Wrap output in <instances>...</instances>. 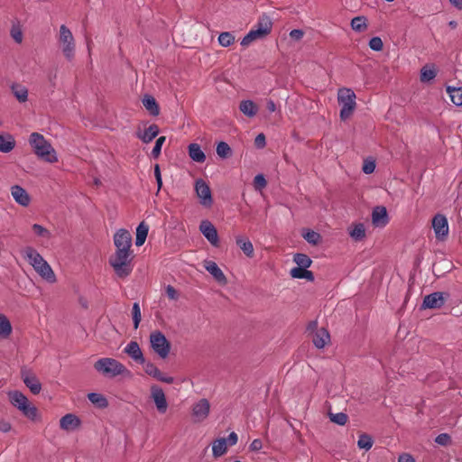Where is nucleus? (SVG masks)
Listing matches in <instances>:
<instances>
[{"instance_id": "nucleus-44", "label": "nucleus", "mask_w": 462, "mask_h": 462, "mask_svg": "<svg viewBox=\"0 0 462 462\" xmlns=\"http://www.w3.org/2000/svg\"><path fill=\"white\" fill-rule=\"evenodd\" d=\"M374 441L367 434H361L357 440V447L361 449L369 450L373 447Z\"/></svg>"}, {"instance_id": "nucleus-35", "label": "nucleus", "mask_w": 462, "mask_h": 462, "mask_svg": "<svg viewBox=\"0 0 462 462\" xmlns=\"http://www.w3.org/2000/svg\"><path fill=\"white\" fill-rule=\"evenodd\" d=\"M88 399L92 404H94L97 408L104 409L108 406V402L106 398L101 393H90L88 394Z\"/></svg>"}, {"instance_id": "nucleus-42", "label": "nucleus", "mask_w": 462, "mask_h": 462, "mask_svg": "<svg viewBox=\"0 0 462 462\" xmlns=\"http://www.w3.org/2000/svg\"><path fill=\"white\" fill-rule=\"evenodd\" d=\"M436 77V70L433 66H424L420 70V81L429 82Z\"/></svg>"}, {"instance_id": "nucleus-27", "label": "nucleus", "mask_w": 462, "mask_h": 462, "mask_svg": "<svg viewBox=\"0 0 462 462\" xmlns=\"http://www.w3.org/2000/svg\"><path fill=\"white\" fill-rule=\"evenodd\" d=\"M236 244L247 257L254 256V245L248 237L244 236H236Z\"/></svg>"}, {"instance_id": "nucleus-21", "label": "nucleus", "mask_w": 462, "mask_h": 462, "mask_svg": "<svg viewBox=\"0 0 462 462\" xmlns=\"http://www.w3.org/2000/svg\"><path fill=\"white\" fill-rule=\"evenodd\" d=\"M11 195L14 201L22 207H28L31 203L30 195L19 185H14L11 187Z\"/></svg>"}, {"instance_id": "nucleus-61", "label": "nucleus", "mask_w": 462, "mask_h": 462, "mask_svg": "<svg viewBox=\"0 0 462 462\" xmlns=\"http://www.w3.org/2000/svg\"><path fill=\"white\" fill-rule=\"evenodd\" d=\"M266 106H267L268 111L271 113H273L276 110V105L272 99L267 100Z\"/></svg>"}, {"instance_id": "nucleus-48", "label": "nucleus", "mask_w": 462, "mask_h": 462, "mask_svg": "<svg viewBox=\"0 0 462 462\" xmlns=\"http://www.w3.org/2000/svg\"><path fill=\"white\" fill-rule=\"evenodd\" d=\"M133 313V320H134V327L136 329L139 327L140 321H141V309L139 306V303L134 302L132 309Z\"/></svg>"}, {"instance_id": "nucleus-8", "label": "nucleus", "mask_w": 462, "mask_h": 462, "mask_svg": "<svg viewBox=\"0 0 462 462\" xmlns=\"http://www.w3.org/2000/svg\"><path fill=\"white\" fill-rule=\"evenodd\" d=\"M61 51L68 60H73L75 56V40L71 31L64 24L60 27L58 37Z\"/></svg>"}, {"instance_id": "nucleus-13", "label": "nucleus", "mask_w": 462, "mask_h": 462, "mask_svg": "<svg viewBox=\"0 0 462 462\" xmlns=\"http://www.w3.org/2000/svg\"><path fill=\"white\" fill-rule=\"evenodd\" d=\"M195 191L202 206L209 208L213 204L211 189L208 184L202 179L195 181Z\"/></svg>"}, {"instance_id": "nucleus-38", "label": "nucleus", "mask_w": 462, "mask_h": 462, "mask_svg": "<svg viewBox=\"0 0 462 462\" xmlns=\"http://www.w3.org/2000/svg\"><path fill=\"white\" fill-rule=\"evenodd\" d=\"M12 92L19 102H25L28 99V89L22 85H13Z\"/></svg>"}, {"instance_id": "nucleus-29", "label": "nucleus", "mask_w": 462, "mask_h": 462, "mask_svg": "<svg viewBox=\"0 0 462 462\" xmlns=\"http://www.w3.org/2000/svg\"><path fill=\"white\" fill-rule=\"evenodd\" d=\"M188 152L190 159L196 162L202 163L206 161V155L198 143H190L188 146Z\"/></svg>"}, {"instance_id": "nucleus-32", "label": "nucleus", "mask_w": 462, "mask_h": 462, "mask_svg": "<svg viewBox=\"0 0 462 462\" xmlns=\"http://www.w3.org/2000/svg\"><path fill=\"white\" fill-rule=\"evenodd\" d=\"M143 105L152 116H156L159 115L160 108L153 97L150 95L144 96V97L143 98Z\"/></svg>"}, {"instance_id": "nucleus-7", "label": "nucleus", "mask_w": 462, "mask_h": 462, "mask_svg": "<svg viewBox=\"0 0 462 462\" xmlns=\"http://www.w3.org/2000/svg\"><path fill=\"white\" fill-rule=\"evenodd\" d=\"M272 21L268 16H262L256 25L242 39L241 45L248 46L253 42L264 38L272 30Z\"/></svg>"}, {"instance_id": "nucleus-10", "label": "nucleus", "mask_w": 462, "mask_h": 462, "mask_svg": "<svg viewBox=\"0 0 462 462\" xmlns=\"http://www.w3.org/2000/svg\"><path fill=\"white\" fill-rule=\"evenodd\" d=\"M150 345L152 350L162 359L166 358L171 351V344L161 331L150 334Z\"/></svg>"}, {"instance_id": "nucleus-28", "label": "nucleus", "mask_w": 462, "mask_h": 462, "mask_svg": "<svg viewBox=\"0 0 462 462\" xmlns=\"http://www.w3.org/2000/svg\"><path fill=\"white\" fill-rule=\"evenodd\" d=\"M239 110L247 117H254L258 113V106L250 99L243 100L240 102Z\"/></svg>"}, {"instance_id": "nucleus-26", "label": "nucleus", "mask_w": 462, "mask_h": 462, "mask_svg": "<svg viewBox=\"0 0 462 462\" xmlns=\"http://www.w3.org/2000/svg\"><path fill=\"white\" fill-rule=\"evenodd\" d=\"M159 134V127L156 125H151L143 132L137 131L136 137L144 143L152 142Z\"/></svg>"}, {"instance_id": "nucleus-31", "label": "nucleus", "mask_w": 462, "mask_h": 462, "mask_svg": "<svg viewBox=\"0 0 462 462\" xmlns=\"http://www.w3.org/2000/svg\"><path fill=\"white\" fill-rule=\"evenodd\" d=\"M290 274L295 279H305L309 282L314 281V275L312 272L307 270V268L294 267L290 271Z\"/></svg>"}, {"instance_id": "nucleus-62", "label": "nucleus", "mask_w": 462, "mask_h": 462, "mask_svg": "<svg viewBox=\"0 0 462 462\" xmlns=\"http://www.w3.org/2000/svg\"><path fill=\"white\" fill-rule=\"evenodd\" d=\"M452 5L456 8L461 10L462 9V0H448Z\"/></svg>"}, {"instance_id": "nucleus-52", "label": "nucleus", "mask_w": 462, "mask_h": 462, "mask_svg": "<svg viewBox=\"0 0 462 462\" xmlns=\"http://www.w3.org/2000/svg\"><path fill=\"white\" fill-rule=\"evenodd\" d=\"M267 182L263 175L258 174L254 179V186L255 189L262 190L263 188H265Z\"/></svg>"}, {"instance_id": "nucleus-46", "label": "nucleus", "mask_w": 462, "mask_h": 462, "mask_svg": "<svg viewBox=\"0 0 462 462\" xmlns=\"http://www.w3.org/2000/svg\"><path fill=\"white\" fill-rule=\"evenodd\" d=\"M328 416L330 420L337 425L344 426L347 422V415L344 412H329Z\"/></svg>"}, {"instance_id": "nucleus-14", "label": "nucleus", "mask_w": 462, "mask_h": 462, "mask_svg": "<svg viewBox=\"0 0 462 462\" xmlns=\"http://www.w3.org/2000/svg\"><path fill=\"white\" fill-rule=\"evenodd\" d=\"M432 228L435 236L439 241H444L448 235V223L444 215L437 214L432 219Z\"/></svg>"}, {"instance_id": "nucleus-60", "label": "nucleus", "mask_w": 462, "mask_h": 462, "mask_svg": "<svg viewBox=\"0 0 462 462\" xmlns=\"http://www.w3.org/2000/svg\"><path fill=\"white\" fill-rule=\"evenodd\" d=\"M398 462H415V459L410 454L404 453L399 457Z\"/></svg>"}, {"instance_id": "nucleus-11", "label": "nucleus", "mask_w": 462, "mask_h": 462, "mask_svg": "<svg viewBox=\"0 0 462 462\" xmlns=\"http://www.w3.org/2000/svg\"><path fill=\"white\" fill-rule=\"evenodd\" d=\"M238 436L236 432H231L228 437L219 438L212 443V454L214 457H219L226 453L228 446H234L237 443Z\"/></svg>"}, {"instance_id": "nucleus-64", "label": "nucleus", "mask_w": 462, "mask_h": 462, "mask_svg": "<svg viewBox=\"0 0 462 462\" xmlns=\"http://www.w3.org/2000/svg\"><path fill=\"white\" fill-rule=\"evenodd\" d=\"M156 182H157V186H158V190L161 189L162 186V178L160 179H156Z\"/></svg>"}, {"instance_id": "nucleus-39", "label": "nucleus", "mask_w": 462, "mask_h": 462, "mask_svg": "<svg viewBox=\"0 0 462 462\" xmlns=\"http://www.w3.org/2000/svg\"><path fill=\"white\" fill-rule=\"evenodd\" d=\"M217 154L221 158V159H226L228 157H230L232 155V150H231V147L229 146V144L226 142H219L217 144Z\"/></svg>"}, {"instance_id": "nucleus-5", "label": "nucleus", "mask_w": 462, "mask_h": 462, "mask_svg": "<svg viewBox=\"0 0 462 462\" xmlns=\"http://www.w3.org/2000/svg\"><path fill=\"white\" fill-rule=\"evenodd\" d=\"M10 402L16 407L25 417L30 420H36L38 417L37 408L32 404L28 398L18 391L8 393Z\"/></svg>"}, {"instance_id": "nucleus-9", "label": "nucleus", "mask_w": 462, "mask_h": 462, "mask_svg": "<svg viewBox=\"0 0 462 462\" xmlns=\"http://www.w3.org/2000/svg\"><path fill=\"white\" fill-rule=\"evenodd\" d=\"M211 404L207 398H200L190 407V416L194 423L205 421L210 415Z\"/></svg>"}, {"instance_id": "nucleus-24", "label": "nucleus", "mask_w": 462, "mask_h": 462, "mask_svg": "<svg viewBox=\"0 0 462 462\" xmlns=\"http://www.w3.org/2000/svg\"><path fill=\"white\" fill-rule=\"evenodd\" d=\"M372 222L374 226L378 227L385 226L388 223V215L384 207H376L373 210Z\"/></svg>"}, {"instance_id": "nucleus-20", "label": "nucleus", "mask_w": 462, "mask_h": 462, "mask_svg": "<svg viewBox=\"0 0 462 462\" xmlns=\"http://www.w3.org/2000/svg\"><path fill=\"white\" fill-rule=\"evenodd\" d=\"M203 266L218 283L222 285L226 284L227 279L226 275L214 261L206 260L203 263Z\"/></svg>"}, {"instance_id": "nucleus-41", "label": "nucleus", "mask_w": 462, "mask_h": 462, "mask_svg": "<svg viewBox=\"0 0 462 462\" xmlns=\"http://www.w3.org/2000/svg\"><path fill=\"white\" fill-rule=\"evenodd\" d=\"M302 236L309 244H311L313 245H318L321 241L320 235L310 229L304 230L302 232Z\"/></svg>"}, {"instance_id": "nucleus-49", "label": "nucleus", "mask_w": 462, "mask_h": 462, "mask_svg": "<svg viewBox=\"0 0 462 462\" xmlns=\"http://www.w3.org/2000/svg\"><path fill=\"white\" fill-rule=\"evenodd\" d=\"M362 170L365 174L373 173L375 170V161L372 158L365 159Z\"/></svg>"}, {"instance_id": "nucleus-25", "label": "nucleus", "mask_w": 462, "mask_h": 462, "mask_svg": "<svg viewBox=\"0 0 462 462\" xmlns=\"http://www.w3.org/2000/svg\"><path fill=\"white\" fill-rule=\"evenodd\" d=\"M312 341L317 348H323L330 342V335L326 328H318L313 336Z\"/></svg>"}, {"instance_id": "nucleus-53", "label": "nucleus", "mask_w": 462, "mask_h": 462, "mask_svg": "<svg viewBox=\"0 0 462 462\" xmlns=\"http://www.w3.org/2000/svg\"><path fill=\"white\" fill-rule=\"evenodd\" d=\"M436 443L441 446H447L450 442V437L447 433H441L435 439Z\"/></svg>"}, {"instance_id": "nucleus-50", "label": "nucleus", "mask_w": 462, "mask_h": 462, "mask_svg": "<svg viewBox=\"0 0 462 462\" xmlns=\"http://www.w3.org/2000/svg\"><path fill=\"white\" fill-rule=\"evenodd\" d=\"M165 140H166L165 136H161V137H159L156 140L155 145H154V147L152 150V157L158 158L160 156L161 151H162V144L164 143Z\"/></svg>"}, {"instance_id": "nucleus-37", "label": "nucleus", "mask_w": 462, "mask_h": 462, "mask_svg": "<svg viewBox=\"0 0 462 462\" xmlns=\"http://www.w3.org/2000/svg\"><path fill=\"white\" fill-rule=\"evenodd\" d=\"M447 92L454 105L462 106V88L448 87Z\"/></svg>"}, {"instance_id": "nucleus-33", "label": "nucleus", "mask_w": 462, "mask_h": 462, "mask_svg": "<svg viewBox=\"0 0 462 462\" xmlns=\"http://www.w3.org/2000/svg\"><path fill=\"white\" fill-rule=\"evenodd\" d=\"M149 232V226L145 222H141L136 227L135 245L141 246L144 244Z\"/></svg>"}, {"instance_id": "nucleus-1", "label": "nucleus", "mask_w": 462, "mask_h": 462, "mask_svg": "<svg viewBox=\"0 0 462 462\" xmlns=\"http://www.w3.org/2000/svg\"><path fill=\"white\" fill-rule=\"evenodd\" d=\"M23 255L42 280L51 284L57 282V276L51 266L36 249L31 246L25 247L23 250Z\"/></svg>"}, {"instance_id": "nucleus-63", "label": "nucleus", "mask_w": 462, "mask_h": 462, "mask_svg": "<svg viewBox=\"0 0 462 462\" xmlns=\"http://www.w3.org/2000/svg\"><path fill=\"white\" fill-rule=\"evenodd\" d=\"M154 176H155V179H160L162 178V175H161V170H160V166L159 164H156L154 166Z\"/></svg>"}, {"instance_id": "nucleus-34", "label": "nucleus", "mask_w": 462, "mask_h": 462, "mask_svg": "<svg viewBox=\"0 0 462 462\" xmlns=\"http://www.w3.org/2000/svg\"><path fill=\"white\" fill-rule=\"evenodd\" d=\"M12 325L8 318L0 313V337L7 338L12 334Z\"/></svg>"}, {"instance_id": "nucleus-16", "label": "nucleus", "mask_w": 462, "mask_h": 462, "mask_svg": "<svg viewBox=\"0 0 462 462\" xmlns=\"http://www.w3.org/2000/svg\"><path fill=\"white\" fill-rule=\"evenodd\" d=\"M140 365H143L145 374L155 378L156 380L166 383H173V377L163 374L159 370V368L151 361H147L146 359H144V363H141Z\"/></svg>"}, {"instance_id": "nucleus-59", "label": "nucleus", "mask_w": 462, "mask_h": 462, "mask_svg": "<svg viewBox=\"0 0 462 462\" xmlns=\"http://www.w3.org/2000/svg\"><path fill=\"white\" fill-rule=\"evenodd\" d=\"M290 36L294 40H300L303 37V32L301 30L294 29L291 31Z\"/></svg>"}, {"instance_id": "nucleus-47", "label": "nucleus", "mask_w": 462, "mask_h": 462, "mask_svg": "<svg viewBox=\"0 0 462 462\" xmlns=\"http://www.w3.org/2000/svg\"><path fill=\"white\" fill-rule=\"evenodd\" d=\"M32 228L35 235L40 237H43L46 239H49L51 237V232L47 228L39 224H33Z\"/></svg>"}, {"instance_id": "nucleus-43", "label": "nucleus", "mask_w": 462, "mask_h": 462, "mask_svg": "<svg viewBox=\"0 0 462 462\" xmlns=\"http://www.w3.org/2000/svg\"><path fill=\"white\" fill-rule=\"evenodd\" d=\"M293 261L297 263V267L301 268H309L312 263L311 259L305 254H294Z\"/></svg>"}, {"instance_id": "nucleus-23", "label": "nucleus", "mask_w": 462, "mask_h": 462, "mask_svg": "<svg viewBox=\"0 0 462 462\" xmlns=\"http://www.w3.org/2000/svg\"><path fill=\"white\" fill-rule=\"evenodd\" d=\"M80 425V420L75 414L68 413L60 420V427L66 431H72Z\"/></svg>"}, {"instance_id": "nucleus-56", "label": "nucleus", "mask_w": 462, "mask_h": 462, "mask_svg": "<svg viewBox=\"0 0 462 462\" xmlns=\"http://www.w3.org/2000/svg\"><path fill=\"white\" fill-rule=\"evenodd\" d=\"M263 448L262 440L259 439H254L252 443L250 444V450L251 451H259Z\"/></svg>"}, {"instance_id": "nucleus-22", "label": "nucleus", "mask_w": 462, "mask_h": 462, "mask_svg": "<svg viewBox=\"0 0 462 462\" xmlns=\"http://www.w3.org/2000/svg\"><path fill=\"white\" fill-rule=\"evenodd\" d=\"M22 378L24 384L30 389L33 394H38L42 390V384L38 378L32 373L23 371Z\"/></svg>"}, {"instance_id": "nucleus-58", "label": "nucleus", "mask_w": 462, "mask_h": 462, "mask_svg": "<svg viewBox=\"0 0 462 462\" xmlns=\"http://www.w3.org/2000/svg\"><path fill=\"white\" fill-rule=\"evenodd\" d=\"M255 145L259 148H263L265 146V136L263 134H259L254 140Z\"/></svg>"}, {"instance_id": "nucleus-17", "label": "nucleus", "mask_w": 462, "mask_h": 462, "mask_svg": "<svg viewBox=\"0 0 462 462\" xmlns=\"http://www.w3.org/2000/svg\"><path fill=\"white\" fill-rule=\"evenodd\" d=\"M199 231L213 246H218L219 237L217 231L210 221L202 220L199 225Z\"/></svg>"}, {"instance_id": "nucleus-4", "label": "nucleus", "mask_w": 462, "mask_h": 462, "mask_svg": "<svg viewBox=\"0 0 462 462\" xmlns=\"http://www.w3.org/2000/svg\"><path fill=\"white\" fill-rule=\"evenodd\" d=\"M133 253L115 252L109 258V263L119 278H126L133 271Z\"/></svg>"}, {"instance_id": "nucleus-15", "label": "nucleus", "mask_w": 462, "mask_h": 462, "mask_svg": "<svg viewBox=\"0 0 462 462\" xmlns=\"http://www.w3.org/2000/svg\"><path fill=\"white\" fill-rule=\"evenodd\" d=\"M151 398L153 401L159 413H165L168 410V402L163 390L158 385L151 386Z\"/></svg>"}, {"instance_id": "nucleus-3", "label": "nucleus", "mask_w": 462, "mask_h": 462, "mask_svg": "<svg viewBox=\"0 0 462 462\" xmlns=\"http://www.w3.org/2000/svg\"><path fill=\"white\" fill-rule=\"evenodd\" d=\"M94 368L107 377H130L131 371L121 362L112 357H103L94 364Z\"/></svg>"}, {"instance_id": "nucleus-40", "label": "nucleus", "mask_w": 462, "mask_h": 462, "mask_svg": "<svg viewBox=\"0 0 462 462\" xmlns=\"http://www.w3.org/2000/svg\"><path fill=\"white\" fill-rule=\"evenodd\" d=\"M349 236L356 241L362 240L365 236V226L361 223L355 225L353 228L350 229Z\"/></svg>"}, {"instance_id": "nucleus-6", "label": "nucleus", "mask_w": 462, "mask_h": 462, "mask_svg": "<svg viewBox=\"0 0 462 462\" xmlns=\"http://www.w3.org/2000/svg\"><path fill=\"white\" fill-rule=\"evenodd\" d=\"M356 94L351 88H343L338 89L337 101L341 106L340 118L342 120H346L352 116L356 106Z\"/></svg>"}, {"instance_id": "nucleus-51", "label": "nucleus", "mask_w": 462, "mask_h": 462, "mask_svg": "<svg viewBox=\"0 0 462 462\" xmlns=\"http://www.w3.org/2000/svg\"><path fill=\"white\" fill-rule=\"evenodd\" d=\"M369 47L371 50L375 51H382L383 47L382 39L380 37H373L369 41Z\"/></svg>"}, {"instance_id": "nucleus-2", "label": "nucleus", "mask_w": 462, "mask_h": 462, "mask_svg": "<svg viewBox=\"0 0 462 462\" xmlns=\"http://www.w3.org/2000/svg\"><path fill=\"white\" fill-rule=\"evenodd\" d=\"M28 142L34 154L42 161L48 163H55L59 161L56 150L42 134L32 133Z\"/></svg>"}, {"instance_id": "nucleus-18", "label": "nucleus", "mask_w": 462, "mask_h": 462, "mask_svg": "<svg viewBox=\"0 0 462 462\" xmlns=\"http://www.w3.org/2000/svg\"><path fill=\"white\" fill-rule=\"evenodd\" d=\"M123 352L129 356L134 363L140 365L141 363H144V355L136 341H130L125 346Z\"/></svg>"}, {"instance_id": "nucleus-45", "label": "nucleus", "mask_w": 462, "mask_h": 462, "mask_svg": "<svg viewBox=\"0 0 462 462\" xmlns=\"http://www.w3.org/2000/svg\"><path fill=\"white\" fill-rule=\"evenodd\" d=\"M235 42V36L229 32H224L218 36V42L223 47H228Z\"/></svg>"}, {"instance_id": "nucleus-30", "label": "nucleus", "mask_w": 462, "mask_h": 462, "mask_svg": "<svg viewBox=\"0 0 462 462\" xmlns=\"http://www.w3.org/2000/svg\"><path fill=\"white\" fill-rule=\"evenodd\" d=\"M15 140L10 134H0V152L8 153L15 147Z\"/></svg>"}, {"instance_id": "nucleus-12", "label": "nucleus", "mask_w": 462, "mask_h": 462, "mask_svg": "<svg viewBox=\"0 0 462 462\" xmlns=\"http://www.w3.org/2000/svg\"><path fill=\"white\" fill-rule=\"evenodd\" d=\"M114 244L116 246L115 252L119 253H133L132 247V236L126 229H119L114 235Z\"/></svg>"}, {"instance_id": "nucleus-57", "label": "nucleus", "mask_w": 462, "mask_h": 462, "mask_svg": "<svg viewBox=\"0 0 462 462\" xmlns=\"http://www.w3.org/2000/svg\"><path fill=\"white\" fill-rule=\"evenodd\" d=\"M12 430V425L9 421L5 420H0V431L4 433H7Z\"/></svg>"}, {"instance_id": "nucleus-54", "label": "nucleus", "mask_w": 462, "mask_h": 462, "mask_svg": "<svg viewBox=\"0 0 462 462\" xmlns=\"http://www.w3.org/2000/svg\"><path fill=\"white\" fill-rule=\"evenodd\" d=\"M166 294H167L168 298L172 300H176L179 298V294H178L177 291L171 285H168L166 287Z\"/></svg>"}, {"instance_id": "nucleus-55", "label": "nucleus", "mask_w": 462, "mask_h": 462, "mask_svg": "<svg viewBox=\"0 0 462 462\" xmlns=\"http://www.w3.org/2000/svg\"><path fill=\"white\" fill-rule=\"evenodd\" d=\"M11 35L13 39L17 42L21 43L23 41V32L18 28H13L11 31Z\"/></svg>"}, {"instance_id": "nucleus-19", "label": "nucleus", "mask_w": 462, "mask_h": 462, "mask_svg": "<svg viewBox=\"0 0 462 462\" xmlns=\"http://www.w3.org/2000/svg\"><path fill=\"white\" fill-rule=\"evenodd\" d=\"M445 303L443 292H433L424 297L422 302L423 309H439Z\"/></svg>"}, {"instance_id": "nucleus-36", "label": "nucleus", "mask_w": 462, "mask_h": 462, "mask_svg": "<svg viewBox=\"0 0 462 462\" xmlns=\"http://www.w3.org/2000/svg\"><path fill=\"white\" fill-rule=\"evenodd\" d=\"M350 24L351 28L358 32H365L368 27L367 19L363 15L354 17Z\"/></svg>"}]
</instances>
